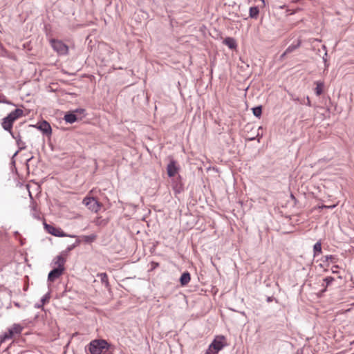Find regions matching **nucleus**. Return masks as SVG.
I'll return each mask as SVG.
<instances>
[{
  "label": "nucleus",
  "mask_w": 354,
  "mask_h": 354,
  "mask_svg": "<svg viewBox=\"0 0 354 354\" xmlns=\"http://www.w3.org/2000/svg\"><path fill=\"white\" fill-rule=\"evenodd\" d=\"M114 346L104 339L91 340L85 347L90 354H113Z\"/></svg>",
  "instance_id": "nucleus-1"
},
{
  "label": "nucleus",
  "mask_w": 354,
  "mask_h": 354,
  "mask_svg": "<svg viewBox=\"0 0 354 354\" xmlns=\"http://www.w3.org/2000/svg\"><path fill=\"white\" fill-rule=\"evenodd\" d=\"M23 326L19 324H14L12 327L8 329V331L0 337V345L6 340L11 339L15 335L20 334L23 330Z\"/></svg>",
  "instance_id": "nucleus-2"
},
{
  "label": "nucleus",
  "mask_w": 354,
  "mask_h": 354,
  "mask_svg": "<svg viewBox=\"0 0 354 354\" xmlns=\"http://www.w3.org/2000/svg\"><path fill=\"white\" fill-rule=\"evenodd\" d=\"M50 43L53 49L59 55H65L68 53V47L62 41L56 39H51Z\"/></svg>",
  "instance_id": "nucleus-3"
},
{
  "label": "nucleus",
  "mask_w": 354,
  "mask_h": 354,
  "mask_svg": "<svg viewBox=\"0 0 354 354\" xmlns=\"http://www.w3.org/2000/svg\"><path fill=\"white\" fill-rule=\"evenodd\" d=\"M82 203L91 211L97 213L102 204L94 197L86 196L83 199Z\"/></svg>",
  "instance_id": "nucleus-4"
},
{
  "label": "nucleus",
  "mask_w": 354,
  "mask_h": 354,
  "mask_svg": "<svg viewBox=\"0 0 354 354\" xmlns=\"http://www.w3.org/2000/svg\"><path fill=\"white\" fill-rule=\"evenodd\" d=\"M44 228L46 230V231L55 236H57V237H65V236H68V235L60 228H58V227H55L51 225H49V224H47L46 223H44Z\"/></svg>",
  "instance_id": "nucleus-5"
},
{
  "label": "nucleus",
  "mask_w": 354,
  "mask_h": 354,
  "mask_svg": "<svg viewBox=\"0 0 354 354\" xmlns=\"http://www.w3.org/2000/svg\"><path fill=\"white\" fill-rule=\"evenodd\" d=\"M169 162L167 167V172L169 177H174L179 171L180 168L177 165V162L172 158L169 157Z\"/></svg>",
  "instance_id": "nucleus-6"
},
{
  "label": "nucleus",
  "mask_w": 354,
  "mask_h": 354,
  "mask_svg": "<svg viewBox=\"0 0 354 354\" xmlns=\"http://www.w3.org/2000/svg\"><path fill=\"white\" fill-rule=\"evenodd\" d=\"M225 338L224 336H218L216 339H214V341L212 342V344L209 346V348H212L214 350L215 353H218L219 351H221L224 346H225Z\"/></svg>",
  "instance_id": "nucleus-7"
},
{
  "label": "nucleus",
  "mask_w": 354,
  "mask_h": 354,
  "mask_svg": "<svg viewBox=\"0 0 354 354\" xmlns=\"http://www.w3.org/2000/svg\"><path fill=\"white\" fill-rule=\"evenodd\" d=\"M35 127L46 136H48L52 133L51 127L46 120H43L42 122L37 123Z\"/></svg>",
  "instance_id": "nucleus-8"
},
{
  "label": "nucleus",
  "mask_w": 354,
  "mask_h": 354,
  "mask_svg": "<svg viewBox=\"0 0 354 354\" xmlns=\"http://www.w3.org/2000/svg\"><path fill=\"white\" fill-rule=\"evenodd\" d=\"M64 272V270L61 268H54L50 271L48 275V281L53 282L58 279Z\"/></svg>",
  "instance_id": "nucleus-9"
},
{
  "label": "nucleus",
  "mask_w": 354,
  "mask_h": 354,
  "mask_svg": "<svg viewBox=\"0 0 354 354\" xmlns=\"http://www.w3.org/2000/svg\"><path fill=\"white\" fill-rule=\"evenodd\" d=\"M24 115V111L21 109H16L10 112L6 117L8 120L14 123L17 120Z\"/></svg>",
  "instance_id": "nucleus-10"
},
{
  "label": "nucleus",
  "mask_w": 354,
  "mask_h": 354,
  "mask_svg": "<svg viewBox=\"0 0 354 354\" xmlns=\"http://www.w3.org/2000/svg\"><path fill=\"white\" fill-rule=\"evenodd\" d=\"M24 115V111L21 109H16L10 112L6 117L8 120L14 123L17 120Z\"/></svg>",
  "instance_id": "nucleus-11"
},
{
  "label": "nucleus",
  "mask_w": 354,
  "mask_h": 354,
  "mask_svg": "<svg viewBox=\"0 0 354 354\" xmlns=\"http://www.w3.org/2000/svg\"><path fill=\"white\" fill-rule=\"evenodd\" d=\"M64 119L66 122L72 124L78 120H81V117H78L77 114L75 113V112L72 111L66 113Z\"/></svg>",
  "instance_id": "nucleus-12"
},
{
  "label": "nucleus",
  "mask_w": 354,
  "mask_h": 354,
  "mask_svg": "<svg viewBox=\"0 0 354 354\" xmlns=\"http://www.w3.org/2000/svg\"><path fill=\"white\" fill-rule=\"evenodd\" d=\"M1 126L3 127V129L7 131H8L10 135H12V127H13V123L12 122H10L8 118H7V117H5L4 118H3L2 120V122H1Z\"/></svg>",
  "instance_id": "nucleus-13"
},
{
  "label": "nucleus",
  "mask_w": 354,
  "mask_h": 354,
  "mask_svg": "<svg viewBox=\"0 0 354 354\" xmlns=\"http://www.w3.org/2000/svg\"><path fill=\"white\" fill-rule=\"evenodd\" d=\"M66 263V259L63 257L62 254L57 256L54 259V263L57 266L56 268H61L65 270L64 264Z\"/></svg>",
  "instance_id": "nucleus-14"
},
{
  "label": "nucleus",
  "mask_w": 354,
  "mask_h": 354,
  "mask_svg": "<svg viewBox=\"0 0 354 354\" xmlns=\"http://www.w3.org/2000/svg\"><path fill=\"white\" fill-rule=\"evenodd\" d=\"M191 279V276L189 272H183L179 279L180 283L182 286H186Z\"/></svg>",
  "instance_id": "nucleus-15"
},
{
  "label": "nucleus",
  "mask_w": 354,
  "mask_h": 354,
  "mask_svg": "<svg viewBox=\"0 0 354 354\" xmlns=\"http://www.w3.org/2000/svg\"><path fill=\"white\" fill-rule=\"evenodd\" d=\"M223 44L229 47L230 49H235L237 46L236 40L232 37H226L223 40Z\"/></svg>",
  "instance_id": "nucleus-16"
},
{
  "label": "nucleus",
  "mask_w": 354,
  "mask_h": 354,
  "mask_svg": "<svg viewBox=\"0 0 354 354\" xmlns=\"http://www.w3.org/2000/svg\"><path fill=\"white\" fill-rule=\"evenodd\" d=\"M11 136L14 139L16 140L17 145L19 147V150H23L26 149V144L24 142L21 140V136L19 133L17 136H15V134L12 133V135Z\"/></svg>",
  "instance_id": "nucleus-17"
},
{
  "label": "nucleus",
  "mask_w": 354,
  "mask_h": 354,
  "mask_svg": "<svg viewBox=\"0 0 354 354\" xmlns=\"http://www.w3.org/2000/svg\"><path fill=\"white\" fill-rule=\"evenodd\" d=\"M301 41L299 39L297 40L296 44H292L290 46H289L286 50H285V54H289L297 50L298 48L301 46Z\"/></svg>",
  "instance_id": "nucleus-18"
},
{
  "label": "nucleus",
  "mask_w": 354,
  "mask_h": 354,
  "mask_svg": "<svg viewBox=\"0 0 354 354\" xmlns=\"http://www.w3.org/2000/svg\"><path fill=\"white\" fill-rule=\"evenodd\" d=\"M259 15V9L257 6H252L250 8L249 16L252 19H257Z\"/></svg>",
  "instance_id": "nucleus-19"
},
{
  "label": "nucleus",
  "mask_w": 354,
  "mask_h": 354,
  "mask_svg": "<svg viewBox=\"0 0 354 354\" xmlns=\"http://www.w3.org/2000/svg\"><path fill=\"white\" fill-rule=\"evenodd\" d=\"M316 87L315 88V93L316 95L319 96L323 93L324 84L322 82H316Z\"/></svg>",
  "instance_id": "nucleus-20"
},
{
  "label": "nucleus",
  "mask_w": 354,
  "mask_h": 354,
  "mask_svg": "<svg viewBox=\"0 0 354 354\" xmlns=\"http://www.w3.org/2000/svg\"><path fill=\"white\" fill-rule=\"evenodd\" d=\"M97 277H100L102 283L104 284L105 287L109 288L110 285H109L107 274L105 272L100 273L97 274Z\"/></svg>",
  "instance_id": "nucleus-21"
},
{
  "label": "nucleus",
  "mask_w": 354,
  "mask_h": 354,
  "mask_svg": "<svg viewBox=\"0 0 354 354\" xmlns=\"http://www.w3.org/2000/svg\"><path fill=\"white\" fill-rule=\"evenodd\" d=\"M335 281L334 277H326L323 279L322 286H324V291H326V288L331 285V283Z\"/></svg>",
  "instance_id": "nucleus-22"
},
{
  "label": "nucleus",
  "mask_w": 354,
  "mask_h": 354,
  "mask_svg": "<svg viewBox=\"0 0 354 354\" xmlns=\"http://www.w3.org/2000/svg\"><path fill=\"white\" fill-rule=\"evenodd\" d=\"M322 244L320 241L317 242L313 246L314 257L322 253Z\"/></svg>",
  "instance_id": "nucleus-23"
},
{
  "label": "nucleus",
  "mask_w": 354,
  "mask_h": 354,
  "mask_svg": "<svg viewBox=\"0 0 354 354\" xmlns=\"http://www.w3.org/2000/svg\"><path fill=\"white\" fill-rule=\"evenodd\" d=\"M254 115L260 118L262 115V106L259 105L252 109Z\"/></svg>",
  "instance_id": "nucleus-24"
},
{
  "label": "nucleus",
  "mask_w": 354,
  "mask_h": 354,
  "mask_svg": "<svg viewBox=\"0 0 354 354\" xmlns=\"http://www.w3.org/2000/svg\"><path fill=\"white\" fill-rule=\"evenodd\" d=\"M97 238V235L92 234L91 235H84L82 236V239L86 243H90L93 242Z\"/></svg>",
  "instance_id": "nucleus-25"
},
{
  "label": "nucleus",
  "mask_w": 354,
  "mask_h": 354,
  "mask_svg": "<svg viewBox=\"0 0 354 354\" xmlns=\"http://www.w3.org/2000/svg\"><path fill=\"white\" fill-rule=\"evenodd\" d=\"M94 222H95L96 225H98V226H105L108 223V220L107 219H102L101 217H97L95 220Z\"/></svg>",
  "instance_id": "nucleus-26"
},
{
  "label": "nucleus",
  "mask_w": 354,
  "mask_h": 354,
  "mask_svg": "<svg viewBox=\"0 0 354 354\" xmlns=\"http://www.w3.org/2000/svg\"><path fill=\"white\" fill-rule=\"evenodd\" d=\"M50 292H48L45 295H44L41 299V304L38 305L37 308H40V307L43 306L44 304H46V303H48L50 300Z\"/></svg>",
  "instance_id": "nucleus-27"
},
{
  "label": "nucleus",
  "mask_w": 354,
  "mask_h": 354,
  "mask_svg": "<svg viewBox=\"0 0 354 354\" xmlns=\"http://www.w3.org/2000/svg\"><path fill=\"white\" fill-rule=\"evenodd\" d=\"M335 257L333 256V255H326V256H324L322 259V261L324 263H327L328 261H330L332 263H334L335 262Z\"/></svg>",
  "instance_id": "nucleus-28"
},
{
  "label": "nucleus",
  "mask_w": 354,
  "mask_h": 354,
  "mask_svg": "<svg viewBox=\"0 0 354 354\" xmlns=\"http://www.w3.org/2000/svg\"><path fill=\"white\" fill-rule=\"evenodd\" d=\"M32 210L33 211L32 215L35 218L40 219L39 213L37 212V205L33 202L32 203Z\"/></svg>",
  "instance_id": "nucleus-29"
},
{
  "label": "nucleus",
  "mask_w": 354,
  "mask_h": 354,
  "mask_svg": "<svg viewBox=\"0 0 354 354\" xmlns=\"http://www.w3.org/2000/svg\"><path fill=\"white\" fill-rule=\"evenodd\" d=\"M80 241H76L75 243L67 247L66 250L62 252V254H67L68 252L73 250L77 245H79Z\"/></svg>",
  "instance_id": "nucleus-30"
},
{
  "label": "nucleus",
  "mask_w": 354,
  "mask_h": 354,
  "mask_svg": "<svg viewBox=\"0 0 354 354\" xmlns=\"http://www.w3.org/2000/svg\"><path fill=\"white\" fill-rule=\"evenodd\" d=\"M73 111L75 112V113L77 114L78 117H81V118H82V116L84 115L86 111L84 109H76Z\"/></svg>",
  "instance_id": "nucleus-31"
},
{
  "label": "nucleus",
  "mask_w": 354,
  "mask_h": 354,
  "mask_svg": "<svg viewBox=\"0 0 354 354\" xmlns=\"http://www.w3.org/2000/svg\"><path fill=\"white\" fill-rule=\"evenodd\" d=\"M174 189H175L176 192L180 193L183 189V185L182 184L178 185V183H176L175 187H174Z\"/></svg>",
  "instance_id": "nucleus-32"
},
{
  "label": "nucleus",
  "mask_w": 354,
  "mask_h": 354,
  "mask_svg": "<svg viewBox=\"0 0 354 354\" xmlns=\"http://www.w3.org/2000/svg\"><path fill=\"white\" fill-rule=\"evenodd\" d=\"M300 103L301 104H306L308 106H311L310 100V99H309V97L308 96L306 97V102H305L304 100H303V101L300 102Z\"/></svg>",
  "instance_id": "nucleus-33"
},
{
  "label": "nucleus",
  "mask_w": 354,
  "mask_h": 354,
  "mask_svg": "<svg viewBox=\"0 0 354 354\" xmlns=\"http://www.w3.org/2000/svg\"><path fill=\"white\" fill-rule=\"evenodd\" d=\"M273 299H274L273 297H268L266 301L269 303V302L272 301Z\"/></svg>",
  "instance_id": "nucleus-34"
},
{
  "label": "nucleus",
  "mask_w": 354,
  "mask_h": 354,
  "mask_svg": "<svg viewBox=\"0 0 354 354\" xmlns=\"http://www.w3.org/2000/svg\"><path fill=\"white\" fill-rule=\"evenodd\" d=\"M205 354H216V353L213 352V351H211L210 349H208V350L205 352Z\"/></svg>",
  "instance_id": "nucleus-35"
},
{
  "label": "nucleus",
  "mask_w": 354,
  "mask_h": 354,
  "mask_svg": "<svg viewBox=\"0 0 354 354\" xmlns=\"http://www.w3.org/2000/svg\"><path fill=\"white\" fill-rule=\"evenodd\" d=\"M287 54H285V52L283 53H282L280 56V59L281 60H283L284 59L285 57L286 56Z\"/></svg>",
  "instance_id": "nucleus-36"
},
{
  "label": "nucleus",
  "mask_w": 354,
  "mask_h": 354,
  "mask_svg": "<svg viewBox=\"0 0 354 354\" xmlns=\"http://www.w3.org/2000/svg\"><path fill=\"white\" fill-rule=\"evenodd\" d=\"M259 133H257V135L256 136H253V137H251V138H249L248 140H255L256 137L259 136Z\"/></svg>",
  "instance_id": "nucleus-37"
},
{
  "label": "nucleus",
  "mask_w": 354,
  "mask_h": 354,
  "mask_svg": "<svg viewBox=\"0 0 354 354\" xmlns=\"http://www.w3.org/2000/svg\"><path fill=\"white\" fill-rule=\"evenodd\" d=\"M32 158H33V156H31L30 158H28V159L27 160V164H28L29 162H30V161L32 160Z\"/></svg>",
  "instance_id": "nucleus-38"
},
{
  "label": "nucleus",
  "mask_w": 354,
  "mask_h": 354,
  "mask_svg": "<svg viewBox=\"0 0 354 354\" xmlns=\"http://www.w3.org/2000/svg\"><path fill=\"white\" fill-rule=\"evenodd\" d=\"M15 236H20L19 233L18 232H15Z\"/></svg>",
  "instance_id": "nucleus-39"
},
{
  "label": "nucleus",
  "mask_w": 354,
  "mask_h": 354,
  "mask_svg": "<svg viewBox=\"0 0 354 354\" xmlns=\"http://www.w3.org/2000/svg\"><path fill=\"white\" fill-rule=\"evenodd\" d=\"M261 2L263 3V6H265V5H266L265 0H261Z\"/></svg>",
  "instance_id": "nucleus-40"
},
{
  "label": "nucleus",
  "mask_w": 354,
  "mask_h": 354,
  "mask_svg": "<svg viewBox=\"0 0 354 354\" xmlns=\"http://www.w3.org/2000/svg\"><path fill=\"white\" fill-rule=\"evenodd\" d=\"M18 152H19V150H18V151H17L15 153L14 156H16V155L18 153Z\"/></svg>",
  "instance_id": "nucleus-41"
},
{
  "label": "nucleus",
  "mask_w": 354,
  "mask_h": 354,
  "mask_svg": "<svg viewBox=\"0 0 354 354\" xmlns=\"http://www.w3.org/2000/svg\"><path fill=\"white\" fill-rule=\"evenodd\" d=\"M334 206H330V207H333ZM323 207H328L326 205H324Z\"/></svg>",
  "instance_id": "nucleus-42"
},
{
  "label": "nucleus",
  "mask_w": 354,
  "mask_h": 354,
  "mask_svg": "<svg viewBox=\"0 0 354 354\" xmlns=\"http://www.w3.org/2000/svg\"><path fill=\"white\" fill-rule=\"evenodd\" d=\"M69 236H71V237H75L76 236H74V235L71 236L70 235Z\"/></svg>",
  "instance_id": "nucleus-43"
},
{
  "label": "nucleus",
  "mask_w": 354,
  "mask_h": 354,
  "mask_svg": "<svg viewBox=\"0 0 354 354\" xmlns=\"http://www.w3.org/2000/svg\"><path fill=\"white\" fill-rule=\"evenodd\" d=\"M354 344V341H353V342H351V344Z\"/></svg>",
  "instance_id": "nucleus-44"
}]
</instances>
